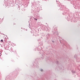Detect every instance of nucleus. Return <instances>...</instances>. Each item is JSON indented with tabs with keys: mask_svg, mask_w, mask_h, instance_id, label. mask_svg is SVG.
I'll return each instance as SVG.
<instances>
[{
	"mask_svg": "<svg viewBox=\"0 0 80 80\" xmlns=\"http://www.w3.org/2000/svg\"><path fill=\"white\" fill-rule=\"evenodd\" d=\"M1 18H0V22H1Z\"/></svg>",
	"mask_w": 80,
	"mask_h": 80,
	"instance_id": "nucleus-3",
	"label": "nucleus"
},
{
	"mask_svg": "<svg viewBox=\"0 0 80 80\" xmlns=\"http://www.w3.org/2000/svg\"><path fill=\"white\" fill-rule=\"evenodd\" d=\"M41 72H43V69H41Z\"/></svg>",
	"mask_w": 80,
	"mask_h": 80,
	"instance_id": "nucleus-2",
	"label": "nucleus"
},
{
	"mask_svg": "<svg viewBox=\"0 0 80 80\" xmlns=\"http://www.w3.org/2000/svg\"><path fill=\"white\" fill-rule=\"evenodd\" d=\"M34 20H37V19L34 18Z\"/></svg>",
	"mask_w": 80,
	"mask_h": 80,
	"instance_id": "nucleus-4",
	"label": "nucleus"
},
{
	"mask_svg": "<svg viewBox=\"0 0 80 80\" xmlns=\"http://www.w3.org/2000/svg\"><path fill=\"white\" fill-rule=\"evenodd\" d=\"M1 42H3V40L2 39L1 40Z\"/></svg>",
	"mask_w": 80,
	"mask_h": 80,
	"instance_id": "nucleus-1",
	"label": "nucleus"
}]
</instances>
